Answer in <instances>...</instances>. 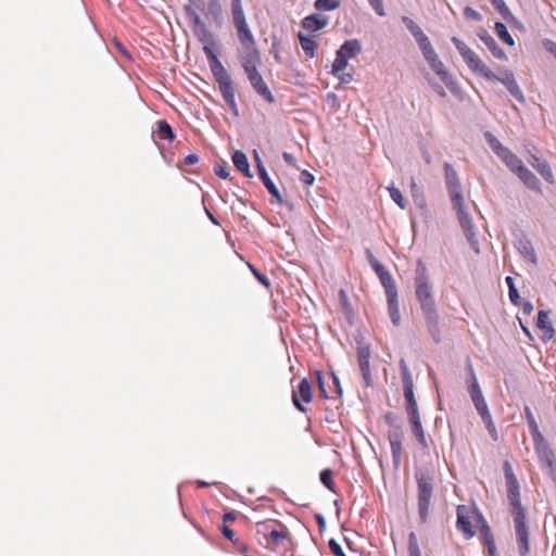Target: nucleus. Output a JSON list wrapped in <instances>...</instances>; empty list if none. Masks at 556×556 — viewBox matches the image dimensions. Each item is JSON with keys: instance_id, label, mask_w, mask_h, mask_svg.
<instances>
[{"instance_id": "nucleus-1", "label": "nucleus", "mask_w": 556, "mask_h": 556, "mask_svg": "<svg viewBox=\"0 0 556 556\" xmlns=\"http://www.w3.org/2000/svg\"><path fill=\"white\" fill-rule=\"evenodd\" d=\"M415 295L420 304L421 313L425 317L428 332L435 343L441 341L440 317L437 311V304L433 296V285L426 265L418 261L415 270Z\"/></svg>"}, {"instance_id": "nucleus-2", "label": "nucleus", "mask_w": 556, "mask_h": 556, "mask_svg": "<svg viewBox=\"0 0 556 556\" xmlns=\"http://www.w3.org/2000/svg\"><path fill=\"white\" fill-rule=\"evenodd\" d=\"M185 12L189 18L193 35L203 45V52L207 59L212 74L214 75L226 70L216 53L213 51V47L216 45V41L212 31L207 28L193 7L185 5Z\"/></svg>"}, {"instance_id": "nucleus-3", "label": "nucleus", "mask_w": 556, "mask_h": 556, "mask_svg": "<svg viewBox=\"0 0 556 556\" xmlns=\"http://www.w3.org/2000/svg\"><path fill=\"white\" fill-rule=\"evenodd\" d=\"M417 482V506L421 523H425L430 514L431 498L434 491V480L428 470H417L415 472Z\"/></svg>"}, {"instance_id": "nucleus-4", "label": "nucleus", "mask_w": 556, "mask_h": 556, "mask_svg": "<svg viewBox=\"0 0 556 556\" xmlns=\"http://www.w3.org/2000/svg\"><path fill=\"white\" fill-rule=\"evenodd\" d=\"M274 522H276V520H274ZM277 523L279 525L280 530H275V529L269 530L267 521L257 522L256 523V526H257L256 534L257 535L262 534L264 536V539L267 541V545H266L267 548H273L270 546V543H274L277 545L282 544L283 549L288 551L289 549L288 545L291 544V542H292L290 532L283 523L278 522V521H277Z\"/></svg>"}, {"instance_id": "nucleus-5", "label": "nucleus", "mask_w": 556, "mask_h": 556, "mask_svg": "<svg viewBox=\"0 0 556 556\" xmlns=\"http://www.w3.org/2000/svg\"><path fill=\"white\" fill-rule=\"evenodd\" d=\"M519 556H528L530 552V529L527 511L511 514Z\"/></svg>"}, {"instance_id": "nucleus-6", "label": "nucleus", "mask_w": 556, "mask_h": 556, "mask_svg": "<svg viewBox=\"0 0 556 556\" xmlns=\"http://www.w3.org/2000/svg\"><path fill=\"white\" fill-rule=\"evenodd\" d=\"M445 184L453 208H459L465 206L464 197L462 193V185L458 178V174L455 168L447 162L443 164Z\"/></svg>"}, {"instance_id": "nucleus-7", "label": "nucleus", "mask_w": 556, "mask_h": 556, "mask_svg": "<svg viewBox=\"0 0 556 556\" xmlns=\"http://www.w3.org/2000/svg\"><path fill=\"white\" fill-rule=\"evenodd\" d=\"M215 81L218 84V89L223 96L224 101L229 106L235 116L239 115L238 105L235 98V88L232 79L227 70L213 75Z\"/></svg>"}, {"instance_id": "nucleus-8", "label": "nucleus", "mask_w": 556, "mask_h": 556, "mask_svg": "<svg viewBox=\"0 0 556 556\" xmlns=\"http://www.w3.org/2000/svg\"><path fill=\"white\" fill-rule=\"evenodd\" d=\"M505 480L507 485V501L510 506V514L523 513L526 508L520 502L519 482L515 477L509 463H505Z\"/></svg>"}, {"instance_id": "nucleus-9", "label": "nucleus", "mask_w": 556, "mask_h": 556, "mask_svg": "<svg viewBox=\"0 0 556 556\" xmlns=\"http://www.w3.org/2000/svg\"><path fill=\"white\" fill-rule=\"evenodd\" d=\"M468 382V393L470 395V399L481 418L488 417L490 415V410L488 407V404L485 402V399L482 394L481 388L479 386V382L477 380L475 370L472 366H469V380Z\"/></svg>"}, {"instance_id": "nucleus-10", "label": "nucleus", "mask_w": 556, "mask_h": 556, "mask_svg": "<svg viewBox=\"0 0 556 556\" xmlns=\"http://www.w3.org/2000/svg\"><path fill=\"white\" fill-rule=\"evenodd\" d=\"M253 90L267 103L273 104L276 99L264 80L258 68L244 73Z\"/></svg>"}, {"instance_id": "nucleus-11", "label": "nucleus", "mask_w": 556, "mask_h": 556, "mask_svg": "<svg viewBox=\"0 0 556 556\" xmlns=\"http://www.w3.org/2000/svg\"><path fill=\"white\" fill-rule=\"evenodd\" d=\"M455 211H456L460 227L464 230L465 237L468 240L471 249L476 253H479L480 252L479 241H478L476 232H475V226H473L472 218H471L470 214L466 210V206L460 207V210L456 208Z\"/></svg>"}, {"instance_id": "nucleus-12", "label": "nucleus", "mask_w": 556, "mask_h": 556, "mask_svg": "<svg viewBox=\"0 0 556 556\" xmlns=\"http://www.w3.org/2000/svg\"><path fill=\"white\" fill-rule=\"evenodd\" d=\"M455 211H456L460 227L464 230L465 237L468 240L471 249L476 253H479L480 252L479 241H478L476 232H475V226H473L472 218H471L470 214L466 210V206L460 207V210L456 208Z\"/></svg>"}, {"instance_id": "nucleus-13", "label": "nucleus", "mask_w": 556, "mask_h": 556, "mask_svg": "<svg viewBox=\"0 0 556 556\" xmlns=\"http://www.w3.org/2000/svg\"><path fill=\"white\" fill-rule=\"evenodd\" d=\"M243 52L239 54V62L245 72L257 70L262 64L261 53L256 43L242 46Z\"/></svg>"}, {"instance_id": "nucleus-14", "label": "nucleus", "mask_w": 556, "mask_h": 556, "mask_svg": "<svg viewBox=\"0 0 556 556\" xmlns=\"http://www.w3.org/2000/svg\"><path fill=\"white\" fill-rule=\"evenodd\" d=\"M492 81L502 83L508 90V92L519 102H525V96L522 90L520 89L518 83L515 79L513 72L505 70L500 75L495 74V77L486 78Z\"/></svg>"}, {"instance_id": "nucleus-15", "label": "nucleus", "mask_w": 556, "mask_h": 556, "mask_svg": "<svg viewBox=\"0 0 556 556\" xmlns=\"http://www.w3.org/2000/svg\"><path fill=\"white\" fill-rule=\"evenodd\" d=\"M300 399L304 402V403H311L312 400H313V390H312V384L311 382L308 381L307 378H303L300 380L299 384H298V388L295 391H293L292 393V402H293V405L295 406V408L301 412V413H305L307 409L306 407L300 402Z\"/></svg>"}, {"instance_id": "nucleus-16", "label": "nucleus", "mask_w": 556, "mask_h": 556, "mask_svg": "<svg viewBox=\"0 0 556 556\" xmlns=\"http://www.w3.org/2000/svg\"><path fill=\"white\" fill-rule=\"evenodd\" d=\"M533 445L543 469L556 464L555 455L544 435L533 439Z\"/></svg>"}, {"instance_id": "nucleus-17", "label": "nucleus", "mask_w": 556, "mask_h": 556, "mask_svg": "<svg viewBox=\"0 0 556 556\" xmlns=\"http://www.w3.org/2000/svg\"><path fill=\"white\" fill-rule=\"evenodd\" d=\"M472 514L475 515V518L477 522L480 523L479 531L482 539L483 545L486 547L489 556H494L496 554V545L494 541L493 533L491 531V528L484 520L483 516L480 514V511L476 508L472 510Z\"/></svg>"}, {"instance_id": "nucleus-18", "label": "nucleus", "mask_w": 556, "mask_h": 556, "mask_svg": "<svg viewBox=\"0 0 556 556\" xmlns=\"http://www.w3.org/2000/svg\"><path fill=\"white\" fill-rule=\"evenodd\" d=\"M403 439L404 434L400 427H394L388 432V440L390 443L392 460L395 467H397L402 459L403 454Z\"/></svg>"}, {"instance_id": "nucleus-19", "label": "nucleus", "mask_w": 556, "mask_h": 556, "mask_svg": "<svg viewBox=\"0 0 556 556\" xmlns=\"http://www.w3.org/2000/svg\"><path fill=\"white\" fill-rule=\"evenodd\" d=\"M470 513H472V511L468 506H466V505L457 506L456 528L458 531H460L464 534L465 539H467V540L473 538V535H475V531H473L471 522H470Z\"/></svg>"}, {"instance_id": "nucleus-20", "label": "nucleus", "mask_w": 556, "mask_h": 556, "mask_svg": "<svg viewBox=\"0 0 556 556\" xmlns=\"http://www.w3.org/2000/svg\"><path fill=\"white\" fill-rule=\"evenodd\" d=\"M467 66L475 73L484 78L495 77V74L481 61V59L470 49L462 55Z\"/></svg>"}, {"instance_id": "nucleus-21", "label": "nucleus", "mask_w": 556, "mask_h": 556, "mask_svg": "<svg viewBox=\"0 0 556 556\" xmlns=\"http://www.w3.org/2000/svg\"><path fill=\"white\" fill-rule=\"evenodd\" d=\"M357 359L359 369L365 381V384L368 387L371 384V372H370V349L368 344L358 343L357 345Z\"/></svg>"}, {"instance_id": "nucleus-22", "label": "nucleus", "mask_w": 556, "mask_h": 556, "mask_svg": "<svg viewBox=\"0 0 556 556\" xmlns=\"http://www.w3.org/2000/svg\"><path fill=\"white\" fill-rule=\"evenodd\" d=\"M388 303V314L394 326H399L401 323V314L399 308L397 288L391 286L384 289Z\"/></svg>"}, {"instance_id": "nucleus-23", "label": "nucleus", "mask_w": 556, "mask_h": 556, "mask_svg": "<svg viewBox=\"0 0 556 556\" xmlns=\"http://www.w3.org/2000/svg\"><path fill=\"white\" fill-rule=\"evenodd\" d=\"M400 371L403 383V392L405 402L414 400V382L409 368L404 358L400 359Z\"/></svg>"}, {"instance_id": "nucleus-24", "label": "nucleus", "mask_w": 556, "mask_h": 556, "mask_svg": "<svg viewBox=\"0 0 556 556\" xmlns=\"http://www.w3.org/2000/svg\"><path fill=\"white\" fill-rule=\"evenodd\" d=\"M536 327L543 331L542 340L544 342L552 340L553 337L555 336V329L553 328V325L549 320L548 312L546 311H539Z\"/></svg>"}, {"instance_id": "nucleus-25", "label": "nucleus", "mask_w": 556, "mask_h": 556, "mask_svg": "<svg viewBox=\"0 0 556 556\" xmlns=\"http://www.w3.org/2000/svg\"><path fill=\"white\" fill-rule=\"evenodd\" d=\"M478 36L494 58L498 60L507 59L505 51L497 45L495 39L486 30H481Z\"/></svg>"}, {"instance_id": "nucleus-26", "label": "nucleus", "mask_w": 556, "mask_h": 556, "mask_svg": "<svg viewBox=\"0 0 556 556\" xmlns=\"http://www.w3.org/2000/svg\"><path fill=\"white\" fill-rule=\"evenodd\" d=\"M329 18L318 13L311 14L302 20V27L309 31H318L325 28Z\"/></svg>"}, {"instance_id": "nucleus-27", "label": "nucleus", "mask_w": 556, "mask_h": 556, "mask_svg": "<svg viewBox=\"0 0 556 556\" xmlns=\"http://www.w3.org/2000/svg\"><path fill=\"white\" fill-rule=\"evenodd\" d=\"M376 275L379 277V280L383 287V289L389 288L391 286H395V280L393 279L390 271L381 264L378 260L369 264Z\"/></svg>"}, {"instance_id": "nucleus-28", "label": "nucleus", "mask_w": 556, "mask_h": 556, "mask_svg": "<svg viewBox=\"0 0 556 556\" xmlns=\"http://www.w3.org/2000/svg\"><path fill=\"white\" fill-rule=\"evenodd\" d=\"M516 175L529 189L542 192L539 178L528 167L523 166Z\"/></svg>"}, {"instance_id": "nucleus-29", "label": "nucleus", "mask_w": 556, "mask_h": 556, "mask_svg": "<svg viewBox=\"0 0 556 556\" xmlns=\"http://www.w3.org/2000/svg\"><path fill=\"white\" fill-rule=\"evenodd\" d=\"M431 70L440 77V79L445 84L446 87L451 88L454 84L452 75L448 73L442 61L437 56L433 61L429 63Z\"/></svg>"}, {"instance_id": "nucleus-30", "label": "nucleus", "mask_w": 556, "mask_h": 556, "mask_svg": "<svg viewBox=\"0 0 556 556\" xmlns=\"http://www.w3.org/2000/svg\"><path fill=\"white\" fill-rule=\"evenodd\" d=\"M516 247L525 260H527L528 262H530L534 265L536 264V262H538L536 254H535L533 245L529 239H527V238L519 239L517 241Z\"/></svg>"}, {"instance_id": "nucleus-31", "label": "nucleus", "mask_w": 556, "mask_h": 556, "mask_svg": "<svg viewBox=\"0 0 556 556\" xmlns=\"http://www.w3.org/2000/svg\"><path fill=\"white\" fill-rule=\"evenodd\" d=\"M232 163L236 168L241 172L245 177L251 178L252 173L250 170V164L244 152L237 150L232 154Z\"/></svg>"}, {"instance_id": "nucleus-32", "label": "nucleus", "mask_w": 556, "mask_h": 556, "mask_svg": "<svg viewBox=\"0 0 556 556\" xmlns=\"http://www.w3.org/2000/svg\"><path fill=\"white\" fill-rule=\"evenodd\" d=\"M258 177L262 180L268 193L273 198H275L278 203H283L282 195L278 188L276 187V185L274 184V181L271 180V178L269 177L267 170H261V173H258Z\"/></svg>"}, {"instance_id": "nucleus-33", "label": "nucleus", "mask_w": 556, "mask_h": 556, "mask_svg": "<svg viewBox=\"0 0 556 556\" xmlns=\"http://www.w3.org/2000/svg\"><path fill=\"white\" fill-rule=\"evenodd\" d=\"M500 159L515 174H517L520 168L525 166L522 161L509 149H507V151H505Z\"/></svg>"}, {"instance_id": "nucleus-34", "label": "nucleus", "mask_w": 556, "mask_h": 556, "mask_svg": "<svg viewBox=\"0 0 556 556\" xmlns=\"http://www.w3.org/2000/svg\"><path fill=\"white\" fill-rule=\"evenodd\" d=\"M531 165L538 170V173L549 184L554 182V175L551 166L546 161H542L536 156H533Z\"/></svg>"}, {"instance_id": "nucleus-35", "label": "nucleus", "mask_w": 556, "mask_h": 556, "mask_svg": "<svg viewBox=\"0 0 556 556\" xmlns=\"http://www.w3.org/2000/svg\"><path fill=\"white\" fill-rule=\"evenodd\" d=\"M338 51L350 60L362 52V45L357 39L345 40Z\"/></svg>"}, {"instance_id": "nucleus-36", "label": "nucleus", "mask_w": 556, "mask_h": 556, "mask_svg": "<svg viewBox=\"0 0 556 556\" xmlns=\"http://www.w3.org/2000/svg\"><path fill=\"white\" fill-rule=\"evenodd\" d=\"M484 139L497 157H501V155H503L508 149L490 131L484 132Z\"/></svg>"}, {"instance_id": "nucleus-37", "label": "nucleus", "mask_w": 556, "mask_h": 556, "mask_svg": "<svg viewBox=\"0 0 556 556\" xmlns=\"http://www.w3.org/2000/svg\"><path fill=\"white\" fill-rule=\"evenodd\" d=\"M236 29H237L238 38H239L241 46H247V45L251 46L252 43H255L254 36H253L251 29L249 28L248 23L236 26Z\"/></svg>"}, {"instance_id": "nucleus-38", "label": "nucleus", "mask_w": 556, "mask_h": 556, "mask_svg": "<svg viewBox=\"0 0 556 556\" xmlns=\"http://www.w3.org/2000/svg\"><path fill=\"white\" fill-rule=\"evenodd\" d=\"M156 138L157 139H166L172 142L175 139V134L170 127V125L166 121H157L156 122Z\"/></svg>"}, {"instance_id": "nucleus-39", "label": "nucleus", "mask_w": 556, "mask_h": 556, "mask_svg": "<svg viewBox=\"0 0 556 556\" xmlns=\"http://www.w3.org/2000/svg\"><path fill=\"white\" fill-rule=\"evenodd\" d=\"M207 14L211 15L217 25L223 22V9L220 0H208L207 2Z\"/></svg>"}, {"instance_id": "nucleus-40", "label": "nucleus", "mask_w": 556, "mask_h": 556, "mask_svg": "<svg viewBox=\"0 0 556 556\" xmlns=\"http://www.w3.org/2000/svg\"><path fill=\"white\" fill-rule=\"evenodd\" d=\"M299 40L302 50L304 51L305 55L308 58L315 56V50H316V42L313 37L304 36L303 34H299Z\"/></svg>"}, {"instance_id": "nucleus-41", "label": "nucleus", "mask_w": 556, "mask_h": 556, "mask_svg": "<svg viewBox=\"0 0 556 556\" xmlns=\"http://www.w3.org/2000/svg\"><path fill=\"white\" fill-rule=\"evenodd\" d=\"M525 416H526V419H527V424H528V427H529V430H530V433H531V437H532V440L533 439H536L539 437H542V432L540 431L539 429V425L532 414V410L530 409L529 406H526L525 407Z\"/></svg>"}, {"instance_id": "nucleus-42", "label": "nucleus", "mask_w": 556, "mask_h": 556, "mask_svg": "<svg viewBox=\"0 0 556 556\" xmlns=\"http://www.w3.org/2000/svg\"><path fill=\"white\" fill-rule=\"evenodd\" d=\"M494 9L498 12V14L506 21L511 22L515 21L514 14L510 12L509 8L506 5L504 0H490Z\"/></svg>"}, {"instance_id": "nucleus-43", "label": "nucleus", "mask_w": 556, "mask_h": 556, "mask_svg": "<svg viewBox=\"0 0 556 556\" xmlns=\"http://www.w3.org/2000/svg\"><path fill=\"white\" fill-rule=\"evenodd\" d=\"M495 33L496 35L498 36V38L505 42L506 45L508 46H514L515 45V41H514V38L511 37V35L508 33L507 30V27L504 23L502 22H496L495 23Z\"/></svg>"}, {"instance_id": "nucleus-44", "label": "nucleus", "mask_w": 556, "mask_h": 556, "mask_svg": "<svg viewBox=\"0 0 556 556\" xmlns=\"http://www.w3.org/2000/svg\"><path fill=\"white\" fill-rule=\"evenodd\" d=\"M349 59L342 54L341 52H336V59L332 63L331 73L333 75H338L339 73L343 72V70L348 66Z\"/></svg>"}, {"instance_id": "nucleus-45", "label": "nucleus", "mask_w": 556, "mask_h": 556, "mask_svg": "<svg viewBox=\"0 0 556 556\" xmlns=\"http://www.w3.org/2000/svg\"><path fill=\"white\" fill-rule=\"evenodd\" d=\"M408 556H422L421 551L418 543V538L415 532H410L408 534V546H407Z\"/></svg>"}, {"instance_id": "nucleus-46", "label": "nucleus", "mask_w": 556, "mask_h": 556, "mask_svg": "<svg viewBox=\"0 0 556 556\" xmlns=\"http://www.w3.org/2000/svg\"><path fill=\"white\" fill-rule=\"evenodd\" d=\"M314 7L318 11H332L340 7V0H316Z\"/></svg>"}, {"instance_id": "nucleus-47", "label": "nucleus", "mask_w": 556, "mask_h": 556, "mask_svg": "<svg viewBox=\"0 0 556 556\" xmlns=\"http://www.w3.org/2000/svg\"><path fill=\"white\" fill-rule=\"evenodd\" d=\"M402 23L405 25V27L408 29V31L412 34V36L414 37V39H416L418 36L422 35L424 31L422 29L419 27V25H417V23H415L410 17L408 16H403L402 17Z\"/></svg>"}, {"instance_id": "nucleus-48", "label": "nucleus", "mask_w": 556, "mask_h": 556, "mask_svg": "<svg viewBox=\"0 0 556 556\" xmlns=\"http://www.w3.org/2000/svg\"><path fill=\"white\" fill-rule=\"evenodd\" d=\"M389 190V193H390V198L401 207V208H405L406 207V201L401 192L400 189L395 188V187H390L388 188Z\"/></svg>"}, {"instance_id": "nucleus-49", "label": "nucleus", "mask_w": 556, "mask_h": 556, "mask_svg": "<svg viewBox=\"0 0 556 556\" xmlns=\"http://www.w3.org/2000/svg\"><path fill=\"white\" fill-rule=\"evenodd\" d=\"M405 410L408 419L419 417V410L416 399L405 402Z\"/></svg>"}, {"instance_id": "nucleus-50", "label": "nucleus", "mask_w": 556, "mask_h": 556, "mask_svg": "<svg viewBox=\"0 0 556 556\" xmlns=\"http://www.w3.org/2000/svg\"><path fill=\"white\" fill-rule=\"evenodd\" d=\"M320 481L327 489L333 490L332 471L330 469L320 472Z\"/></svg>"}, {"instance_id": "nucleus-51", "label": "nucleus", "mask_w": 556, "mask_h": 556, "mask_svg": "<svg viewBox=\"0 0 556 556\" xmlns=\"http://www.w3.org/2000/svg\"><path fill=\"white\" fill-rule=\"evenodd\" d=\"M481 419H482L483 424L485 425V428H486L488 432L490 433V435L494 440H497V430H496V427H495V425L493 422L491 414L488 415V417H483Z\"/></svg>"}, {"instance_id": "nucleus-52", "label": "nucleus", "mask_w": 556, "mask_h": 556, "mask_svg": "<svg viewBox=\"0 0 556 556\" xmlns=\"http://www.w3.org/2000/svg\"><path fill=\"white\" fill-rule=\"evenodd\" d=\"M415 40H416L421 52L432 48V45H431L428 36L425 33L422 35L418 36Z\"/></svg>"}, {"instance_id": "nucleus-53", "label": "nucleus", "mask_w": 556, "mask_h": 556, "mask_svg": "<svg viewBox=\"0 0 556 556\" xmlns=\"http://www.w3.org/2000/svg\"><path fill=\"white\" fill-rule=\"evenodd\" d=\"M328 546H329L330 552L334 556H345L341 545L337 542V540L330 539L329 543H328Z\"/></svg>"}, {"instance_id": "nucleus-54", "label": "nucleus", "mask_w": 556, "mask_h": 556, "mask_svg": "<svg viewBox=\"0 0 556 556\" xmlns=\"http://www.w3.org/2000/svg\"><path fill=\"white\" fill-rule=\"evenodd\" d=\"M214 173L217 177L222 178V179H227L229 176H230V173L227 168V165L224 163V164H217L215 167H214Z\"/></svg>"}, {"instance_id": "nucleus-55", "label": "nucleus", "mask_w": 556, "mask_h": 556, "mask_svg": "<svg viewBox=\"0 0 556 556\" xmlns=\"http://www.w3.org/2000/svg\"><path fill=\"white\" fill-rule=\"evenodd\" d=\"M452 42L460 55L466 54V52L470 50V48L457 37H453Z\"/></svg>"}, {"instance_id": "nucleus-56", "label": "nucleus", "mask_w": 556, "mask_h": 556, "mask_svg": "<svg viewBox=\"0 0 556 556\" xmlns=\"http://www.w3.org/2000/svg\"><path fill=\"white\" fill-rule=\"evenodd\" d=\"M408 421H409L412 432L414 435L424 430V427H422L421 420H420V416L416 417V418H409Z\"/></svg>"}, {"instance_id": "nucleus-57", "label": "nucleus", "mask_w": 556, "mask_h": 556, "mask_svg": "<svg viewBox=\"0 0 556 556\" xmlns=\"http://www.w3.org/2000/svg\"><path fill=\"white\" fill-rule=\"evenodd\" d=\"M368 2L379 16L386 15L382 0H368Z\"/></svg>"}, {"instance_id": "nucleus-58", "label": "nucleus", "mask_w": 556, "mask_h": 556, "mask_svg": "<svg viewBox=\"0 0 556 556\" xmlns=\"http://www.w3.org/2000/svg\"><path fill=\"white\" fill-rule=\"evenodd\" d=\"M464 15L467 17V18H471L473 21H481L482 16L481 14L476 11L475 9H472L471 7H466L464 9Z\"/></svg>"}, {"instance_id": "nucleus-59", "label": "nucleus", "mask_w": 556, "mask_h": 556, "mask_svg": "<svg viewBox=\"0 0 556 556\" xmlns=\"http://www.w3.org/2000/svg\"><path fill=\"white\" fill-rule=\"evenodd\" d=\"M315 178H314V175L311 174L308 170H302L300 173V181L306 186H311L313 185Z\"/></svg>"}, {"instance_id": "nucleus-60", "label": "nucleus", "mask_w": 556, "mask_h": 556, "mask_svg": "<svg viewBox=\"0 0 556 556\" xmlns=\"http://www.w3.org/2000/svg\"><path fill=\"white\" fill-rule=\"evenodd\" d=\"M316 377H317V384H318V388H319L320 396L324 397V399H329V396H328V394L326 392V389H325V384H324L321 372L319 370H316Z\"/></svg>"}, {"instance_id": "nucleus-61", "label": "nucleus", "mask_w": 556, "mask_h": 556, "mask_svg": "<svg viewBox=\"0 0 556 556\" xmlns=\"http://www.w3.org/2000/svg\"><path fill=\"white\" fill-rule=\"evenodd\" d=\"M231 13H232V20H233L235 27L247 23L245 15H244L243 11L231 12Z\"/></svg>"}, {"instance_id": "nucleus-62", "label": "nucleus", "mask_w": 556, "mask_h": 556, "mask_svg": "<svg viewBox=\"0 0 556 556\" xmlns=\"http://www.w3.org/2000/svg\"><path fill=\"white\" fill-rule=\"evenodd\" d=\"M250 268L252 270V273L254 274V276L256 277V279L262 283L264 285L265 287H269L270 282H269V279L262 273H260L257 269H255L253 266L250 265Z\"/></svg>"}, {"instance_id": "nucleus-63", "label": "nucleus", "mask_w": 556, "mask_h": 556, "mask_svg": "<svg viewBox=\"0 0 556 556\" xmlns=\"http://www.w3.org/2000/svg\"><path fill=\"white\" fill-rule=\"evenodd\" d=\"M508 296L514 305H519V303L521 302L517 288H510V290H508Z\"/></svg>"}, {"instance_id": "nucleus-64", "label": "nucleus", "mask_w": 556, "mask_h": 556, "mask_svg": "<svg viewBox=\"0 0 556 556\" xmlns=\"http://www.w3.org/2000/svg\"><path fill=\"white\" fill-rule=\"evenodd\" d=\"M543 46H544L546 51H548L549 53H552L556 58V42L555 41L549 40V39H545L543 41Z\"/></svg>"}]
</instances>
